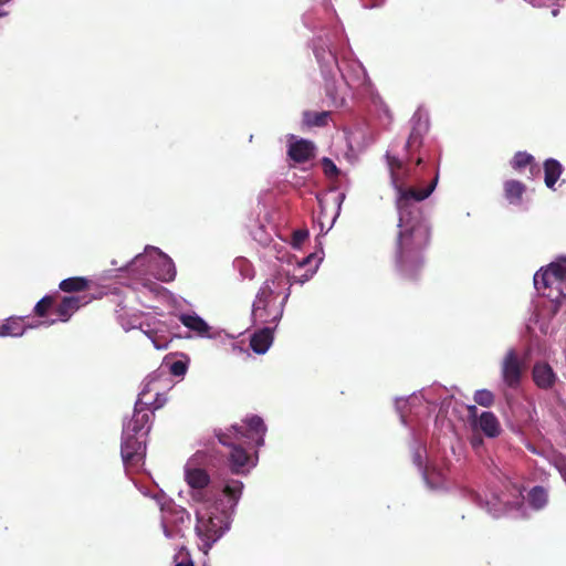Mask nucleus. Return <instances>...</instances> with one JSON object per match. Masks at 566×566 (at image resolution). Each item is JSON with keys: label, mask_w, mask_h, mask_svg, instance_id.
Masks as SVG:
<instances>
[{"label": "nucleus", "mask_w": 566, "mask_h": 566, "mask_svg": "<svg viewBox=\"0 0 566 566\" xmlns=\"http://www.w3.org/2000/svg\"><path fill=\"white\" fill-rule=\"evenodd\" d=\"M206 463V452H196L184 467V480L188 488V504L196 517L195 532L199 548L208 554L230 530L243 483L237 479L213 481L205 469Z\"/></svg>", "instance_id": "nucleus-1"}, {"label": "nucleus", "mask_w": 566, "mask_h": 566, "mask_svg": "<svg viewBox=\"0 0 566 566\" xmlns=\"http://www.w3.org/2000/svg\"><path fill=\"white\" fill-rule=\"evenodd\" d=\"M387 163L399 213L397 265L405 276L413 277L422 266V250L430 238L429 226L422 218L419 203L433 192L438 175L426 188L418 190L408 185L410 170L405 163L389 155Z\"/></svg>", "instance_id": "nucleus-2"}, {"label": "nucleus", "mask_w": 566, "mask_h": 566, "mask_svg": "<svg viewBox=\"0 0 566 566\" xmlns=\"http://www.w3.org/2000/svg\"><path fill=\"white\" fill-rule=\"evenodd\" d=\"M168 378L163 373L149 375L143 382L135 405L134 415L125 420L122 433V458L124 464L138 467L146 454V437L150 429V412L161 408L166 402L163 390L168 386Z\"/></svg>", "instance_id": "nucleus-3"}, {"label": "nucleus", "mask_w": 566, "mask_h": 566, "mask_svg": "<svg viewBox=\"0 0 566 566\" xmlns=\"http://www.w3.org/2000/svg\"><path fill=\"white\" fill-rule=\"evenodd\" d=\"M314 53L325 78V91L332 104L343 106L349 94L369 92L370 81L364 65L354 57L350 49L342 53L340 62L329 48H314Z\"/></svg>", "instance_id": "nucleus-4"}, {"label": "nucleus", "mask_w": 566, "mask_h": 566, "mask_svg": "<svg viewBox=\"0 0 566 566\" xmlns=\"http://www.w3.org/2000/svg\"><path fill=\"white\" fill-rule=\"evenodd\" d=\"M322 259L312 253L297 262L301 269L306 268L302 275L290 276L287 272L277 271L260 287L253 302L252 317L255 323H277L290 296V287L294 283L304 284L316 272Z\"/></svg>", "instance_id": "nucleus-5"}, {"label": "nucleus", "mask_w": 566, "mask_h": 566, "mask_svg": "<svg viewBox=\"0 0 566 566\" xmlns=\"http://www.w3.org/2000/svg\"><path fill=\"white\" fill-rule=\"evenodd\" d=\"M265 432L262 418L250 416L241 426H231L217 434L219 442L229 449L228 463L232 473L247 474L256 465L258 454H251L247 447H262Z\"/></svg>", "instance_id": "nucleus-6"}, {"label": "nucleus", "mask_w": 566, "mask_h": 566, "mask_svg": "<svg viewBox=\"0 0 566 566\" xmlns=\"http://www.w3.org/2000/svg\"><path fill=\"white\" fill-rule=\"evenodd\" d=\"M120 271H128L134 279L139 281L143 287L156 294L163 291V287L153 282L150 277L163 282H170L176 276V268L172 260L153 245L146 247L143 253L137 254Z\"/></svg>", "instance_id": "nucleus-7"}, {"label": "nucleus", "mask_w": 566, "mask_h": 566, "mask_svg": "<svg viewBox=\"0 0 566 566\" xmlns=\"http://www.w3.org/2000/svg\"><path fill=\"white\" fill-rule=\"evenodd\" d=\"M536 291L552 304V312L566 298V258H559L534 275Z\"/></svg>", "instance_id": "nucleus-8"}, {"label": "nucleus", "mask_w": 566, "mask_h": 566, "mask_svg": "<svg viewBox=\"0 0 566 566\" xmlns=\"http://www.w3.org/2000/svg\"><path fill=\"white\" fill-rule=\"evenodd\" d=\"M423 457L427 458V451L423 448H418L413 453V462L422 472L423 479L430 489L439 490L447 485L448 469L444 463L434 459H429L423 464Z\"/></svg>", "instance_id": "nucleus-9"}, {"label": "nucleus", "mask_w": 566, "mask_h": 566, "mask_svg": "<svg viewBox=\"0 0 566 566\" xmlns=\"http://www.w3.org/2000/svg\"><path fill=\"white\" fill-rule=\"evenodd\" d=\"M430 402L421 391L419 394H412L406 399L396 400V409L400 415V420L403 424H411V415L422 416L430 412Z\"/></svg>", "instance_id": "nucleus-10"}, {"label": "nucleus", "mask_w": 566, "mask_h": 566, "mask_svg": "<svg viewBox=\"0 0 566 566\" xmlns=\"http://www.w3.org/2000/svg\"><path fill=\"white\" fill-rule=\"evenodd\" d=\"M187 520H189V514L184 507L175 504L161 506V527L167 538L180 536V524H184Z\"/></svg>", "instance_id": "nucleus-11"}, {"label": "nucleus", "mask_w": 566, "mask_h": 566, "mask_svg": "<svg viewBox=\"0 0 566 566\" xmlns=\"http://www.w3.org/2000/svg\"><path fill=\"white\" fill-rule=\"evenodd\" d=\"M428 130L429 115L422 108H418L411 118V132L406 143V149L408 151L418 150Z\"/></svg>", "instance_id": "nucleus-12"}, {"label": "nucleus", "mask_w": 566, "mask_h": 566, "mask_svg": "<svg viewBox=\"0 0 566 566\" xmlns=\"http://www.w3.org/2000/svg\"><path fill=\"white\" fill-rule=\"evenodd\" d=\"M179 321L200 338L216 339L221 338L223 335L222 331L211 327L202 317L193 312L180 314Z\"/></svg>", "instance_id": "nucleus-13"}, {"label": "nucleus", "mask_w": 566, "mask_h": 566, "mask_svg": "<svg viewBox=\"0 0 566 566\" xmlns=\"http://www.w3.org/2000/svg\"><path fill=\"white\" fill-rule=\"evenodd\" d=\"M56 319L39 321L35 324H25L22 317H10L3 323H0V337H18L23 335L27 328H36L40 326H50Z\"/></svg>", "instance_id": "nucleus-14"}, {"label": "nucleus", "mask_w": 566, "mask_h": 566, "mask_svg": "<svg viewBox=\"0 0 566 566\" xmlns=\"http://www.w3.org/2000/svg\"><path fill=\"white\" fill-rule=\"evenodd\" d=\"M522 375V365L514 349H509L502 361V378L509 387L518 385Z\"/></svg>", "instance_id": "nucleus-15"}, {"label": "nucleus", "mask_w": 566, "mask_h": 566, "mask_svg": "<svg viewBox=\"0 0 566 566\" xmlns=\"http://www.w3.org/2000/svg\"><path fill=\"white\" fill-rule=\"evenodd\" d=\"M478 502L481 506H484L486 511L493 516H500L504 512H515L514 516L524 517L526 516L525 511L521 506H513L509 502H504L497 495H492L491 500L483 501L480 495H478Z\"/></svg>", "instance_id": "nucleus-16"}, {"label": "nucleus", "mask_w": 566, "mask_h": 566, "mask_svg": "<svg viewBox=\"0 0 566 566\" xmlns=\"http://www.w3.org/2000/svg\"><path fill=\"white\" fill-rule=\"evenodd\" d=\"M315 147L306 139H297L295 136H290L289 139V156L296 163H305L314 156Z\"/></svg>", "instance_id": "nucleus-17"}, {"label": "nucleus", "mask_w": 566, "mask_h": 566, "mask_svg": "<svg viewBox=\"0 0 566 566\" xmlns=\"http://www.w3.org/2000/svg\"><path fill=\"white\" fill-rule=\"evenodd\" d=\"M91 302V297L83 296H67L64 297L61 304L54 310L57 319L66 322L70 317L81 307Z\"/></svg>", "instance_id": "nucleus-18"}, {"label": "nucleus", "mask_w": 566, "mask_h": 566, "mask_svg": "<svg viewBox=\"0 0 566 566\" xmlns=\"http://www.w3.org/2000/svg\"><path fill=\"white\" fill-rule=\"evenodd\" d=\"M473 426L489 438H495L501 433V424L495 415L490 411H483L480 416H475Z\"/></svg>", "instance_id": "nucleus-19"}, {"label": "nucleus", "mask_w": 566, "mask_h": 566, "mask_svg": "<svg viewBox=\"0 0 566 566\" xmlns=\"http://www.w3.org/2000/svg\"><path fill=\"white\" fill-rule=\"evenodd\" d=\"M534 382L542 389L551 388L556 381V375L546 363H536L533 367Z\"/></svg>", "instance_id": "nucleus-20"}, {"label": "nucleus", "mask_w": 566, "mask_h": 566, "mask_svg": "<svg viewBox=\"0 0 566 566\" xmlns=\"http://www.w3.org/2000/svg\"><path fill=\"white\" fill-rule=\"evenodd\" d=\"M272 342L273 329L268 326L252 335L250 345L254 353L265 354L272 345Z\"/></svg>", "instance_id": "nucleus-21"}, {"label": "nucleus", "mask_w": 566, "mask_h": 566, "mask_svg": "<svg viewBox=\"0 0 566 566\" xmlns=\"http://www.w3.org/2000/svg\"><path fill=\"white\" fill-rule=\"evenodd\" d=\"M545 184L548 188L554 189V186L562 175V165L555 159H547L544 165Z\"/></svg>", "instance_id": "nucleus-22"}, {"label": "nucleus", "mask_w": 566, "mask_h": 566, "mask_svg": "<svg viewBox=\"0 0 566 566\" xmlns=\"http://www.w3.org/2000/svg\"><path fill=\"white\" fill-rule=\"evenodd\" d=\"M528 506L533 510H541L547 504V492L541 488H533L527 494Z\"/></svg>", "instance_id": "nucleus-23"}, {"label": "nucleus", "mask_w": 566, "mask_h": 566, "mask_svg": "<svg viewBox=\"0 0 566 566\" xmlns=\"http://www.w3.org/2000/svg\"><path fill=\"white\" fill-rule=\"evenodd\" d=\"M329 118L328 112H304L303 122L307 126H324Z\"/></svg>", "instance_id": "nucleus-24"}, {"label": "nucleus", "mask_w": 566, "mask_h": 566, "mask_svg": "<svg viewBox=\"0 0 566 566\" xmlns=\"http://www.w3.org/2000/svg\"><path fill=\"white\" fill-rule=\"evenodd\" d=\"M524 191V186L516 180L505 182V195L511 202H517Z\"/></svg>", "instance_id": "nucleus-25"}, {"label": "nucleus", "mask_w": 566, "mask_h": 566, "mask_svg": "<svg viewBox=\"0 0 566 566\" xmlns=\"http://www.w3.org/2000/svg\"><path fill=\"white\" fill-rule=\"evenodd\" d=\"M86 284L87 282L83 277H70L60 283V289L64 292L82 291Z\"/></svg>", "instance_id": "nucleus-26"}, {"label": "nucleus", "mask_w": 566, "mask_h": 566, "mask_svg": "<svg viewBox=\"0 0 566 566\" xmlns=\"http://www.w3.org/2000/svg\"><path fill=\"white\" fill-rule=\"evenodd\" d=\"M474 401L480 406L490 407L494 401V395L488 389H480L474 394Z\"/></svg>", "instance_id": "nucleus-27"}, {"label": "nucleus", "mask_w": 566, "mask_h": 566, "mask_svg": "<svg viewBox=\"0 0 566 566\" xmlns=\"http://www.w3.org/2000/svg\"><path fill=\"white\" fill-rule=\"evenodd\" d=\"M252 235L254 240L262 245H268L272 241V233L268 231L263 226L254 230Z\"/></svg>", "instance_id": "nucleus-28"}, {"label": "nucleus", "mask_w": 566, "mask_h": 566, "mask_svg": "<svg viewBox=\"0 0 566 566\" xmlns=\"http://www.w3.org/2000/svg\"><path fill=\"white\" fill-rule=\"evenodd\" d=\"M144 333L148 336V338L151 340L154 347L156 349H166L168 347V339L165 336H158L157 333H154L151 331H144Z\"/></svg>", "instance_id": "nucleus-29"}, {"label": "nucleus", "mask_w": 566, "mask_h": 566, "mask_svg": "<svg viewBox=\"0 0 566 566\" xmlns=\"http://www.w3.org/2000/svg\"><path fill=\"white\" fill-rule=\"evenodd\" d=\"M533 160V157L527 153H517L513 160L512 165L515 169H521L527 165H531Z\"/></svg>", "instance_id": "nucleus-30"}, {"label": "nucleus", "mask_w": 566, "mask_h": 566, "mask_svg": "<svg viewBox=\"0 0 566 566\" xmlns=\"http://www.w3.org/2000/svg\"><path fill=\"white\" fill-rule=\"evenodd\" d=\"M552 463L557 469V471L563 476L564 481L566 482V455L563 454H555L552 458Z\"/></svg>", "instance_id": "nucleus-31"}, {"label": "nucleus", "mask_w": 566, "mask_h": 566, "mask_svg": "<svg viewBox=\"0 0 566 566\" xmlns=\"http://www.w3.org/2000/svg\"><path fill=\"white\" fill-rule=\"evenodd\" d=\"M533 324L538 325V328H539L541 333H543V334H547L551 332L548 322L542 321L539 317V314H535L531 317L530 324H528L530 329L533 328V326H532Z\"/></svg>", "instance_id": "nucleus-32"}, {"label": "nucleus", "mask_w": 566, "mask_h": 566, "mask_svg": "<svg viewBox=\"0 0 566 566\" xmlns=\"http://www.w3.org/2000/svg\"><path fill=\"white\" fill-rule=\"evenodd\" d=\"M52 298L49 296L43 297L41 301H39L34 307L35 313L43 317L46 314V311L52 306Z\"/></svg>", "instance_id": "nucleus-33"}, {"label": "nucleus", "mask_w": 566, "mask_h": 566, "mask_svg": "<svg viewBox=\"0 0 566 566\" xmlns=\"http://www.w3.org/2000/svg\"><path fill=\"white\" fill-rule=\"evenodd\" d=\"M187 363L184 361V360H176L174 361L170 367H169V370L170 373L174 375V376H184L187 371Z\"/></svg>", "instance_id": "nucleus-34"}, {"label": "nucleus", "mask_w": 566, "mask_h": 566, "mask_svg": "<svg viewBox=\"0 0 566 566\" xmlns=\"http://www.w3.org/2000/svg\"><path fill=\"white\" fill-rule=\"evenodd\" d=\"M308 232L306 230H297L293 233L292 245L295 249H300L303 242L306 240Z\"/></svg>", "instance_id": "nucleus-35"}, {"label": "nucleus", "mask_w": 566, "mask_h": 566, "mask_svg": "<svg viewBox=\"0 0 566 566\" xmlns=\"http://www.w3.org/2000/svg\"><path fill=\"white\" fill-rule=\"evenodd\" d=\"M234 265L240 270L243 277L251 276V266L249 261L245 259H237Z\"/></svg>", "instance_id": "nucleus-36"}, {"label": "nucleus", "mask_w": 566, "mask_h": 566, "mask_svg": "<svg viewBox=\"0 0 566 566\" xmlns=\"http://www.w3.org/2000/svg\"><path fill=\"white\" fill-rule=\"evenodd\" d=\"M322 164H323V169H324V172L326 174V176L334 177L339 174L338 168L331 159L324 158Z\"/></svg>", "instance_id": "nucleus-37"}, {"label": "nucleus", "mask_w": 566, "mask_h": 566, "mask_svg": "<svg viewBox=\"0 0 566 566\" xmlns=\"http://www.w3.org/2000/svg\"><path fill=\"white\" fill-rule=\"evenodd\" d=\"M177 559H179L175 566H193L191 559L188 556L187 552H184V548H181L176 556Z\"/></svg>", "instance_id": "nucleus-38"}, {"label": "nucleus", "mask_w": 566, "mask_h": 566, "mask_svg": "<svg viewBox=\"0 0 566 566\" xmlns=\"http://www.w3.org/2000/svg\"><path fill=\"white\" fill-rule=\"evenodd\" d=\"M118 321H119V323H120L122 327H123L126 332H128V331H130V329H133V328L137 327V325H135V324H133V323H129V322H126V321L123 318V316H122V315H118Z\"/></svg>", "instance_id": "nucleus-39"}, {"label": "nucleus", "mask_w": 566, "mask_h": 566, "mask_svg": "<svg viewBox=\"0 0 566 566\" xmlns=\"http://www.w3.org/2000/svg\"><path fill=\"white\" fill-rule=\"evenodd\" d=\"M557 13H558V10H557V9H553V10H552V15H553V17H556V15H557Z\"/></svg>", "instance_id": "nucleus-40"}, {"label": "nucleus", "mask_w": 566, "mask_h": 566, "mask_svg": "<svg viewBox=\"0 0 566 566\" xmlns=\"http://www.w3.org/2000/svg\"><path fill=\"white\" fill-rule=\"evenodd\" d=\"M470 411H471V413H474V412L476 411V407H475V406H472V407L470 408Z\"/></svg>", "instance_id": "nucleus-41"}, {"label": "nucleus", "mask_w": 566, "mask_h": 566, "mask_svg": "<svg viewBox=\"0 0 566 566\" xmlns=\"http://www.w3.org/2000/svg\"><path fill=\"white\" fill-rule=\"evenodd\" d=\"M479 443H480V441H478V440H475V439L472 441V444H473V446H478Z\"/></svg>", "instance_id": "nucleus-42"}, {"label": "nucleus", "mask_w": 566, "mask_h": 566, "mask_svg": "<svg viewBox=\"0 0 566 566\" xmlns=\"http://www.w3.org/2000/svg\"><path fill=\"white\" fill-rule=\"evenodd\" d=\"M422 163V158L417 159V165H420Z\"/></svg>", "instance_id": "nucleus-43"}]
</instances>
